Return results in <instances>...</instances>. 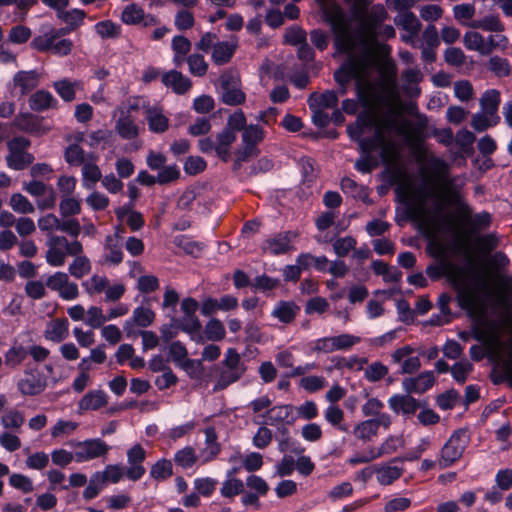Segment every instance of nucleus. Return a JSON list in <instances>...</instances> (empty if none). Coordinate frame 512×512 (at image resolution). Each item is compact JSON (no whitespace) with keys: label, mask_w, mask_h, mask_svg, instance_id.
<instances>
[{"label":"nucleus","mask_w":512,"mask_h":512,"mask_svg":"<svg viewBox=\"0 0 512 512\" xmlns=\"http://www.w3.org/2000/svg\"><path fill=\"white\" fill-rule=\"evenodd\" d=\"M335 33L334 45L338 52L345 53L348 56L354 55L353 51L356 48V38L351 31L344 25L333 24Z\"/></svg>","instance_id":"9b49d317"},{"label":"nucleus","mask_w":512,"mask_h":512,"mask_svg":"<svg viewBox=\"0 0 512 512\" xmlns=\"http://www.w3.org/2000/svg\"><path fill=\"white\" fill-rule=\"evenodd\" d=\"M463 42L468 50L478 51L482 55L490 54V49L485 48V40L483 36L478 32H466L463 38Z\"/></svg>","instance_id":"7c9ffc66"},{"label":"nucleus","mask_w":512,"mask_h":512,"mask_svg":"<svg viewBox=\"0 0 512 512\" xmlns=\"http://www.w3.org/2000/svg\"><path fill=\"white\" fill-rule=\"evenodd\" d=\"M489 69L498 77H505L511 73L509 61L499 56H493L489 59Z\"/></svg>","instance_id":"3c124183"},{"label":"nucleus","mask_w":512,"mask_h":512,"mask_svg":"<svg viewBox=\"0 0 512 512\" xmlns=\"http://www.w3.org/2000/svg\"><path fill=\"white\" fill-rule=\"evenodd\" d=\"M435 383V376L432 371H424L414 378H405L402 382L406 393L423 394Z\"/></svg>","instance_id":"f8f14e48"},{"label":"nucleus","mask_w":512,"mask_h":512,"mask_svg":"<svg viewBox=\"0 0 512 512\" xmlns=\"http://www.w3.org/2000/svg\"><path fill=\"white\" fill-rule=\"evenodd\" d=\"M471 26L473 28L482 29L491 32H503L505 30L504 24L501 22L499 16L488 15L480 20L474 21Z\"/></svg>","instance_id":"2f4dec72"},{"label":"nucleus","mask_w":512,"mask_h":512,"mask_svg":"<svg viewBox=\"0 0 512 512\" xmlns=\"http://www.w3.org/2000/svg\"><path fill=\"white\" fill-rule=\"evenodd\" d=\"M95 30L102 38H116L120 35V26L111 20L98 22Z\"/></svg>","instance_id":"4d7b16f0"},{"label":"nucleus","mask_w":512,"mask_h":512,"mask_svg":"<svg viewBox=\"0 0 512 512\" xmlns=\"http://www.w3.org/2000/svg\"><path fill=\"white\" fill-rule=\"evenodd\" d=\"M10 205L15 212L21 214H30L35 211V208L31 202L20 193H15L11 196Z\"/></svg>","instance_id":"49530a36"},{"label":"nucleus","mask_w":512,"mask_h":512,"mask_svg":"<svg viewBox=\"0 0 512 512\" xmlns=\"http://www.w3.org/2000/svg\"><path fill=\"white\" fill-rule=\"evenodd\" d=\"M64 158L68 164L79 166L85 162V153L78 144H71L65 149Z\"/></svg>","instance_id":"09e8293b"},{"label":"nucleus","mask_w":512,"mask_h":512,"mask_svg":"<svg viewBox=\"0 0 512 512\" xmlns=\"http://www.w3.org/2000/svg\"><path fill=\"white\" fill-rule=\"evenodd\" d=\"M205 448L201 450L204 462L213 460L221 450L220 444L217 442V434L213 427L205 429Z\"/></svg>","instance_id":"5701e85b"},{"label":"nucleus","mask_w":512,"mask_h":512,"mask_svg":"<svg viewBox=\"0 0 512 512\" xmlns=\"http://www.w3.org/2000/svg\"><path fill=\"white\" fill-rule=\"evenodd\" d=\"M338 104V95L334 90H326L322 94L313 92L308 97V105L310 109L318 108H336Z\"/></svg>","instance_id":"a211bd4d"},{"label":"nucleus","mask_w":512,"mask_h":512,"mask_svg":"<svg viewBox=\"0 0 512 512\" xmlns=\"http://www.w3.org/2000/svg\"><path fill=\"white\" fill-rule=\"evenodd\" d=\"M177 325L181 331L188 333L192 340L197 343H204V337L200 333L202 325L196 314L191 316L184 315L183 318L178 319Z\"/></svg>","instance_id":"6ab92c4d"},{"label":"nucleus","mask_w":512,"mask_h":512,"mask_svg":"<svg viewBox=\"0 0 512 512\" xmlns=\"http://www.w3.org/2000/svg\"><path fill=\"white\" fill-rule=\"evenodd\" d=\"M237 45L230 42H218L213 46L212 60L217 65L228 63L233 57Z\"/></svg>","instance_id":"4be33fe9"},{"label":"nucleus","mask_w":512,"mask_h":512,"mask_svg":"<svg viewBox=\"0 0 512 512\" xmlns=\"http://www.w3.org/2000/svg\"><path fill=\"white\" fill-rule=\"evenodd\" d=\"M91 265L89 259L85 256L76 257L73 262L69 265V272L72 276L77 279L82 278L84 275L89 273Z\"/></svg>","instance_id":"8fccbe9b"},{"label":"nucleus","mask_w":512,"mask_h":512,"mask_svg":"<svg viewBox=\"0 0 512 512\" xmlns=\"http://www.w3.org/2000/svg\"><path fill=\"white\" fill-rule=\"evenodd\" d=\"M1 423L7 429H19L24 423V417L18 410L11 409L2 416Z\"/></svg>","instance_id":"e2e57ef3"},{"label":"nucleus","mask_w":512,"mask_h":512,"mask_svg":"<svg viewBox=\"0 0 512 512\" xmlns=\"http://www.w3.org/2000/svg\"><path fill=\"white\" fill-rule=\"evenodd\" d=\"M187 63L189 65V71L195 76H203L206 74L208 69V64L204 60V57L201 54H191L187 58Z\"/></svg>","instance_id":"13d9d810"},{"label":"nucleus","mask_w":512,"mask_h":512,"mask_svg":"<svg viewBox=\"0 0 512 512\" xmlns=\"http://www.w3.org/2000/svg\"><path fill=\"white\" fill-rule=\"evenodd\" d=\"M207 167L206 161L200 156H189L184 163V171L188 175H197Z\"/></svg>","instance_id":"052dcab7"},{"label":"nucleus","mask_w":512,"mask_h":512,"mask_svg":"<svg viewBox=\"0 0 512 512\" xmlns=\"http://www.w3.org/2000/svg\"><path fill=\"white\" fill-rule=\"evenodd\" d=\"M180 178V170L176 164L164 166L157 174L159 185H166L177 181Z\"/></svg>","instance_id":"de8ad7c7"},{"label":"nucleus","mask_w":512,"mask_h":512,"mask_svg":"<svg viewBox=\"0 0 512 512\" xmlns=\"http://www.w3.org/2000/svg\"><path fill=\"white\" fill-rule=\"evenodd\" d=\"M388 373V368L381 362H374L365 370V378L370 382H377Z\"/></svg>","instance_id":"0e129e2a"},{"label":"nucleus","mask_w":512,"mask_h":512,"mask_svg":"<svg viewBox=\"0 0 512 512\" xmlns=\"http://www.w3.org/2000/svg\"><path fill=\"white\" fill-rule=\"evenodd\" d=\"M109 446L99 438L89 439L77 444L75 459L77 462L88 461L105 455Z\"/></svg>","instance_id":"39448f33"},{"label":"nucleus","mask_w":512,"mask_h":512,"mask_svg":"<svg viewBox=\"0 0 512 512\" xmlns=\"http://www.w3.org/2000/svg\"><path fill=\"white\" fill-rule=\"evenodd\" d=\"M390 409L396 414L413 415L422 406L411 394H395L388 400Z\"/></svg>","instance_id":"9d476101"},{"label":"nucleus","mask_w":512,"mask_h":512,"mask_svg":"<svg viewBox=\"0 0 512 512\" xmlns=\"http://www.w3.org/2000/svg\"><path fill=\"white\" fill-rule=\"evenodd\" d=\"M222 369L213 392L226 389L232 383L238 381L246 371L245 364L241 361L239 353L234 348H229L222 361Z\"/></svg>","instance_id":"f03ea898"},{"label":"nucleus","mask_w":512,"mask_h":512,"mask_svg":"<svg viewBox=\"0 0 512 512\" xmlns=\"http://www.w3.org/2000/svg\"><path fill=\"white\" fill-rule=\"evenodd\" d=\"M356 438L366 442L370 441L373 436L377 435L378 430L376 423L371 419L358 423L353 431Z\"/></svg>","instance_id":"e433bc0d"},{"label":"nucleus","mask_w":512,"mask_h":512,"mask_svg":"<svg viewBox=\"0 0 512 512\" xmlns=\"http://www.w3.org/2000/svg\"><path fill=\"white\" fill-rule=\"evenodd\" d=\"M146 119L149 129L155 133H163L168 128V119L156 108L146 109Z\"/></svg>","instance_id":"c85d7f7f"},{"label":"nucleus","mask_w":512,"mask_h":512,"mask_svg":"<svg viewBox=\"0 0 512 512\" xmlns=\"http://www.w3.org/2000/svg\"><path fill=\"white\" fill-rule=\"evenodd\" d=\"M263 139V131L257 125H250L243 130L242 143L252 148H257V144Z\"/></svg>","instance_id":"a18cd8bd"},{"label":"nucleus","mask_w":512,"mask_h":512,"mask_svg":"<svg viewBox=\"0 0 512 512\" xmlns=\"http://www.w3.org/2000/svg\"><path fill=\"white\" fill-rule=\"evenodd\" d=\"M468 441L469 437L466 430L458 429L454 431L441 450L439 466L441 468H447L459 460L463 455Z\"/></svg>","instance_id":"7ed1b4c3"},{"label":"nucleus","mask_w":512,"mask_h":512,"mask_svg":"<svg viewBox=\"0 0 512 512\" xmlns=\"http://www.w3.org/2000/svg\"><path fill=\"white\" fill-rule=\"evenodd\" d=\"M86 14L83 10L72 9L69 11L57 10V17L64 21L67 26L73 27V30L77 29L85 18Z\"/></svg>","instance_id":"72a5a7b5"},{"label":"nucleus","mask_w":512,"mask_h":512,"mask_svg":"<svg viewBox=\"0 0 512 512\" xmlns=\"http://www.w3.org/2000/svg\"><path fill=\"white\" fill-rule=\"evenodd\" d=\"M40 75L36 70L18 71L13 77V93L20 97L28 94L39 84Z\"/></svg>","instance_id":"1a4fd4ad"},{"label":"nucleus","mask_w":512,"mask_h":512,"mask_svg":"<svg viewBox=\"0 0 512 512\" xmlns=\"http://www.w3.org/2000/svg\"><path fill=\"white\" fill-rule=\"evenodd\" d=\"M155 316L149 307L139 306L133 310L131 319L137 326L146 328L154 322Z\"/></svg>","instance_id":"f704fd0d"},{"label":"nucleus","mask_w":512,"mask_h":512,"mask_svg":"<svg viewBox=\"0 0 512 512\" xmlns=\"http://www.w3.org/2000/svg\"><path fill=\"white\" fill-rule=\"evenodd\" d=\"M104 485H105L104 476L100 475V472L94 473L89 480V484L83 491V497L86 500H91V499L97 497L98 494L100 493V491L103 489Z\"/></svg>","instance_id":"ea45409f"},{"label":"nucleus","mask_w":512,"mask_h":512,"mask_svg":"<svg viewBox=\"0 0 512 512\" xmlns=\"http://www.w3.org/2000/svg\"><path fill=\"white\" fill-rule=\"evenodd\" d=\"M356 244H357V241L354 237L346 236V237L337 239L333 243V249L338 257H344L351 250L355 249Z\"/></svg>","instance_id":"bf43d9fd"},{"label":"nucleus","mask_w":512,"mask_h":512,"mask_svg":"<svg viewBox=\"0 0 512 512\" xmlns=\"http://www.w3.org/2000/svg\"><path fill=\"white\" fill-rule=\"evenodd\" d=\"M246 128V117L242 110H238L229 116L226 126L220 132H226L233 136L231 145L236 141V133Z\"/></svg>","instance_id":"bb28decb"},{"label":"nucleus","mask_w":512,"mask_h":512,"mask_svg":"<svg viewBox=\"0 0 512 512\" xmlns=\"http://www.w3.org/2000/svg\"><path fill=\"white\" fill-rule=\"evenodd\" d=\"M246 96L238 86L223 90L221 93V100L223 103L231 106L240 105L245 102Z\"/></svg>","instance_id":"6e6d98bb"},{"label":"nucleus","mask_w":512,"mask_h":512,"mask_svg":"<svg viewBox=\"0 0 512 512\" xmlns=\"http://www.w3.org/2000/svg\"><path fill=\"white\" fill-rule=\"evenodd\" d=\"M53 41H55L52 33L50 30L42 35H38L33 38V40L30 43V46L32 49L44 53V52H51Z\"/></svg>","instance_id":"5fc2aeb1"},{"label":"nucleus","mask_w":512,"mask_h":512,"mask_svg":"<svg viewBox=\"0 0 512 512\" xmlns=\"http://www.w3.org/2000/svg\"><path fill=\"white\" fill-rule=\"evenodd\" d=\"M300 307L293 301H280L272 312V316L276 317L280 322L291 323L298 312Z\"/></svg>","instance_id":"aec40b11"},{"label":"nucleus","mask_w":512,"mask_h":512,"mask_svg":"<svg viewBox=\"0 0 512 512\" xmlns=\"http://www.w3.org/2000/svg\"><path fill=\"white\" fill-rule=\"evenodd\" d=\"M28 352L23 346H13L5 354V362L10 366L19 365L27 356Z\"/></svg>","instance_id":"774afa93"},{"label":"nucleus","mask_w":512,"mask_h":512,"mask_svg":"<svg viewBox=\"0 0 512 512\" xmlns=\"http://www.w3.org/2000/svg\"><path fill=\"white\" fill-rule=\"evenodd\" d=\"M5 159L9 168L19 171L30 166L34 156L29 152H9Z\"/></svg>","instance_id":"c756f323"},{"label":"nucleus","mask_w":512,"mask_h":512,"mask_svg":"<svg viewBox=\"0 0 512 512\" xmlns=\"http://www.w3.org/2000/svg\"><path fill=\"white\" fill-rule=\"evenodd\" d=\"M364 47L360 56L350 55L334 72V80L339 86L348 85L352 79H356L357 98L367 103V95L360 83L362 73L368 69L374 60V54L369 45L364 42Z\"/></svg>","instance_id":"f257e3e1"},{"label":"nucleus","mask_w":512,"mask_h":512,"mask_svg":"<svg viewBox=\"0 0 512 512\" xmlns=\"http://www.w3.org/2000/svg\"><path fill=\"white\" fill-rule=\"evenodd\" d=\"M144 17V11L141 7L136 4L127 5L121 15V19L125 24L135 25L142 21Z\"/></svg>","instance_id":"79ce46f5"},{"label":"nucleus","mask_w":512,"mask_h":512,"mask_svg":"<svg viewBox=\"0 0 512 512\" xmlns=\"http://www.w3.org/2000/svg\"><path fill=\"white\" fill-rule=\"evenodd\" d=\"M32 35V31L29 27L24 25H16L9 31L8 41L13 44H24Z\"/></svg>","instance_id":"864d4df0"},{"label":"nucleus","mask_w":512,"mask_h":512,"mask_svg":"<svg viewBox=\"0 0 512 512\" xmlns=\"http://www.w3.org/2000/svg\"><path fill=\"white\" fill-rule=\"evenodd\" d=\"M107 394L103 390H91L78 402V413L96 411L107 405Z\"/></svg>","instance_id":"4468645a"},{"label":"nucleus","mask_w":512,"mask_h":512,"mask_svg":"<svg viewBox=\"0 0 512 512\" xmlns=\"http://www.w3.org/2000/svg\"><path fill=\"white\" fill-rule=\"evenodd\" d=\"M460 211L463 220L470 225L469 233L471 234L486 229L491 224V214L486 211L472 215V209L466 203L460 204Z\"/></svg>","instance_id":"ddd939ff"},{"label":"nucleus","mask_w":512,"mask_h":512,"mask_svg":"<svg viewBox=\"0 0 512 512\" xmlns=\"http://www.w3.org/2000/svg\"><path fill=\"white\" fill-rule=\"evenodd\" d=\"M473 366L468 361H459L456 362L452 368L451 373L453 378L459 383L464 384L467 380V375L470 371H472Z\"/></svg>","instance_id":"69168bd1"},{"label":"nucleus","mask_w":512,"mask_h":512,"mask_svg":"<svg viewBox=\"0 0 512 512\" xmlns=\"http://www.w3.org/2000/svg\"><path fill=\"white\" fill-rule=\"evenodd\" d=\"M83 185L93 189L96 182L102 179L100 168L94 163H84L82 167Z\"/></svg>","instance_id":"473e14b6"},{"label":"nucleus","mask_w":512,"mask_h":512,"mask_svg":"<svg viewBox=\"0 0 512 512\" xmlns=\"http://www.w3.org/2000/svg\"><path fill=\"white\" fill-rule=\"evenodd\" d=\"M29 106L35 112H43L48 109H56L57 99L47 90H38L29 98Z\"/></svg>","instance_id":"2eb2a0df"},{"label":"nucleus","mask_w":512,"mask_h":512,"mask_svg":"<svg viewBox=\"0 0 512 512\" xmlns=\"http://www.w3.org/2000/svg\"><path fill=\"white\" fill-rule=\"evenodd\" d=\"M68 327L69 322L66 318L55 319L48 323L44 336L47 340L59 343L67 338Z\"/></svg>","instance_id":"f3484780"},{"label":"nucleus","mask_w":512,"mask_h":512,"mask_svg":"<svg viewBox=\"0 0 512 512\" xmlns=\"http://www.w3.org/2000/svg\"><path fill=\"white\" fill-rule=\"evenodd\" d=\"M173 475L172 462L168 459L158 460L150 470V476L155 480H166Z\"/></svg>","instance_id":"c9c22d12"},{"label":"nucleus","mask_w":512,"mask_h":512,"mask_svg":"<svg viewBox=\"0 0 512 512\" xmlns=\"http://www.w3.org/2000/svg\"><path fill=\"white\" fill-rule=\"evenodd\" d=\"M59 210L63 217L77 215L81 211L80 201L65 196V198L59 204Z\"/></svg>","instance_id":"338daca9"},{"label":"nucleus","mask_w":512,"mask_h":512,"mask_svg":"<svg viewBox=\"0 0 512 512\" xmlns=\"http://www.w3.org/2000/svg\"><path fill=\"white\" fill-rule=\"evenodd\" d=\"M294 411V407L291 404H284L279 406H274L269 409L266 414L270 420V424H274L277 422L286 421L287 424L291 425L295 421V417L292 416Z\"/></svg>","instance_id":"393cba45"},{"label":"nucleus","mask_w":512,"mask_h":512,"mask_svg":"<svg viewBox=\"0 0 512 512\" xmlns=\"http://www.w3.org/2000/svg\"><path fill=\"white\" fill-rule=\"evenodd\" d=\"M500 104V92L496 89H490L483 93L480 98V105L483 112L492 118H496L498 106Z\"/></svg>","instance_id":"b1692460"},{"label":"nucleus","mask_w":512,"mask_h":512,"mask_svg":"<svg viewBox=\"0 0 512 512\" xmlns=\"http://www.w3.org/2000/svg\"><path fill=\"white\" fill-rule=\"evenodd\" d=\"M115 129L119 136L126 140L134 139L138 136L139 130L134 120L129 114H121L116 121Z\"/></svg>","instance_id":"412c9836"},{"label":"nucleus","mask_w":512,"mask_h":512,"mask_svg":"<svg viewBox=\"0 0 512 512\" xmlns=\"http://www.w3.org/2000/svg\"><path fill=\"white\" fill-rule=\"evenodd\" d=\"M280 285L281 281L279 278H273L266 274L256 276L251 283V287L255 291L261 292L274 290L278 288Z\"/></svg>","instance_id":"58836bf2"},{"label":"nucleus","mask_w":512,"mask_h":512,"mask_svg":"<svg viewBox=\"0 0 512 512\" xmlns=\"http://www.w3.org/2000/svg\"><path fill=\"white\" fill-rule=\"evenodd\" d=\"M233 136L228 135L226 132H219L216 134L215 140L211 137H204L198 140L199 150L204 154L215 152L216 156L227 163L230 160L231 140Z\"/></svg>","instance_id":"20e7f679"},{"label":"nucleus","mask_w":512,"mask_h":512,"mask_svg":"<svg viewBox=\"0 0 512 512\" xmlns=\"http://www.w3.org/2000/svg\"><path fill=\"white\" fill-rule=\"evenodd\" d=\"M204 334L210 341H220L225 337L224 325L219 319L213 318L205 325Z\"/></svg>","instance_id":"a19ab883"},{"label":"nucleus","mask_w":512,"mask_h":512,"mask_svg":"<svg viewBox=\"0 0 512 512\" xmlns=\"http://www.w3.org/2000/svg\"><path fill=\"white\" fill-rule=\"evenodd\" d=\"M19 391L26 396L40 394L46 388V380L37 370H26L25 377L18 382Z\"/></svg>","instance_id":"6e6552de"},{"label":"nucleus","mask_w":512,"mask_h":512,"mask_svg":"<svg viewBox=\"0 0 512 512\" xmlns=\"http://www.w3.org/2000/svg\"><path fill=\"white\" fill-rule=\"evenodd\" d=\"M459 398V392L452 388L439 394L436 398V404L442 410H450L454 408Z\"/></svg>","instance_id":"603ef678"},{"label":"nucleus","mask_w":512,"mask_h":512,"mask_svg":"<svg viewBox=\"0 0 512 512\" xmlns=\"http://www.w3.org/2000/svg\"><path fill=\"white\" fill-rule=\"evenodd\" d=\"M221 495L226 498H232L244 493V483L238 478H228L223 482L220 490Z\"/></svg>","instance_id":"c03bdc74"},{"label":"nucleus","mask_w":512,"mask_h":512,"mask_svg":"<svg viewBox=\"0 0 512 512\" xmlns=\"http://www.w3.org/2000/svg\"><path fill=\"white\" fill-rule=\"evenodd\" d=\"M296 237L297 234L292 231L278 233L274 237L266 239L261 248L271 255L285 254L293 249L291 242Z\"/></svg>","instance_id":"0eeeda50"},{"label":"nucleus","mask_w":512,"mask_h":512,"mask_svg":"<svg viewBox=\"0 0 512 512\" xmlns=\"http://www.w3.org/2000/svg\"><path fill=\"white\" fill-rule=\"evenodd\" d=\"M53 87L65 102H71L76 97V89L81 88V82H72L69 79H61L53 83Z\"/></svg>","instance_id":"a878e982"},{"label":"nucleus","mask_w":512,"mask_h":512,"mask_svg":"<svg viewBox=\"0 0 512 512\" xmlns=\"http://www.w3.org/2000/svg\"><path fill=\"white\" fill-rule=\"evenodd\" d=\"M9 484L13 488L18 489L24 493H30L34 490L32 480L29 477L19 473H14L10 476Z\"/></svg>","instance_id":"680f3d73"},{"label":"nucleus","mask_w":512,"mask_h":512,"mask_svg":"<svg viewBox=\"0 0 512 512\" xmlns=\"http://www.w3.org/2000/svg\"><path fill=\"white\" fill-rule=\"evenodd\" d=\"M394 22L397 26L408 31L411 36H415L421 29V23L411 11H406L395 17Z\"/></svg>","instance_id":"cd10ccee"},{"label":"nucleus","mask_w":512,"mask_h":512,"mask_svg":"<svg viewBox=\"0 0 512 512\" xmlns=\"http://www.w3.org/2000/svg\"><path fill=\"white\" fill-rule=\"evenodd\" d=\"M403 470L396 466H385L377 471V480L382 485H390L395 480L399 479Z\"/></svg>","instance_id":"37998d69"},{"label":"nucleus","mask_w":512,"mask_h":512,"mask_svg":"<svg viewBox=\"0 0 512 512\" xmlns=\"http://www.w3.org/2000/svg\"><path fill=\"white\" fill-rule=\"evenodd\" d=\"M165 86L171 87L176 94H185L192 86L189 78L177 70H171L162 76Z\"/></svg>","instance_id":"dca6fc26"},{"label":"nucleus","mask_w":512,"mask_h":512,"mask_svg":"<svg viewBox=\"0 0 512 512\" xmlns=\"http://www.w3.org/2000/svg\"><path fill=\"white\" fill-rule=\"evenodd\" d=\"M146 458V452L140 444H135L127 452L129 467L125 470V475L132 481H137L145 474L146 469L143 462Z\"/></svg>","instance_id":"423d86ee"},{"label":"nucleus","mask_w":512,"mask_h":512,"mask_svg":"<svg viewBox=\"0 0 512 512\" xmlns=\"http://www.w3.org/2000/svg\"><path fill=\"white\" fill-rule=\"evenodd\" d=\"M198 460L194 448L187 446L178 450L174 455V462L182 468L192 467Z\"/></svg>","instance_id":"4c0bfd02"}]
</instances>
